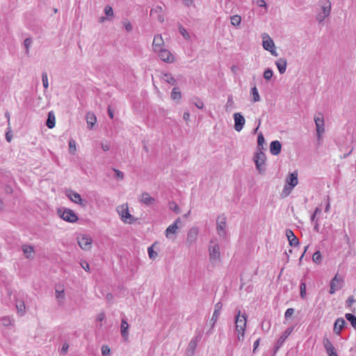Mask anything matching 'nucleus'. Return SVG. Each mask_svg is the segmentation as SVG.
<instances>
[{"label": "nucleus", "mask_w": 356, "mask_h": 356, "mask_svg": "<svg viewBox=\"0 0 356 356\" xmlns=\"http://www.w3.org/2000/svg\"><path fill=\"white\" fill-rule=\"evenodd\" d=\"M181 223V220L179 218L176 219V220L170 225L165 231V235L168 238H171V235H175L179 230L178 225Z\"/></svg>", "instance_id": "nucleus-17"}, {"label": "nucleus", "mask_w": 356, "mask_h": 356, "mask_svg": "<svg viewBox=\"0 0 356 356\" xmlns=\"http://www.w3.org/2000/svg\"><path fill=\"white\" fill-rule=\"evenodd\" d=\"M234 120V129L237 131H241L245 123V120L241 113H235L233 115Z\"/></svg>", "instance_id": "nucleus-16"}, {"label": "nucleus", "mask_w": 356, "mask_h": 356, "mask_svg": "<svg viewBox=\"0 0 356 356\" xmlns=\"http://www.w3.org/2000/svg\"><path fill=\"white\" fill-rule=\"evenodd\" d=\"M254 161L255 163L256 168L259 172H262L264 170V165L266 162L265 154L261 150L257 152L254 157Z\"/></svg>", "instance_id": "nucleus-12"}, {"label": "nucleus", "mask_w": 356, "mask_h": 356, "mask_svg": "<svg viewBox=\"0 0 356 356\" xmlns=\"http://www.w3.org/2000/svg\"><path fill=\"white\" fill-rule=\"evenodd\" d=\"M128 329H129V324L127 321L125 319H122L121 321V325H120V331L122 336L127 339L128 337Z\"/></svg>", "instance_id": "nucleus-34"}, {"label": "nucleus", "mask_w": 356, "mask_h": 356, "mask_svg": "<svg viewBox=\"0 0 356 356\" xmlns=\"http://www.w3.org/2000/svg\"><path fill=\"white\" fill-rule=\"evenodd\" d=\"M194 104L195 106L200 109H202L204 106V104L202 100L198 98L195 99V102H194Z\"/></svg>", "instance_id": "nucleus-52"}, {"label": "nucleus", "mask_w": 356, "mask_h": 356, "mask_svg": "<svg viewBox=\"0 0 356 356\" xmlns=\"http://www.w3.org/2000/svg\"><path fill=\"white\" fill-rule=\"evenodd\" d=\"M170 209L176 212L177 213H179L180 212V209L178 205L174 202L170 203Z\"/></svg>", "instance_id": "nucleus-50"}, {"label": "nucleus", "mask_w": 356, "mask_h": 356, "mask_svg": "<svg viewBox=\"0 0 356 356\" xmlns=\"http://www.w3.org/2000/svg\"><path fill=\"white\" fill-rule=\"evenodd\" d=\"M234 104V100L232 95H229L227 99V102L226 104V109L228 110L229 108H231Z\"/></svg>", "instance_id": "nucleus-54"}, {"label": "nucleus", "mask_w": 356, "mask_h": 356, "mask_svg": "<svg viewBox=\"0 0 356 356\" xmlns=\"http://www.w3.org/2000/svg\"><path fill=\"white\" fill-rule=\"evenodd\" d=\"M222 307V305L220 302H218L215 305L214 312H213V314L211 319V321L212 323V325H211L212 327H214L216 323L217 322V321L219 318Z\"/></svg>", "instance_id": "nucleus-22"}, {"label": "nucleus", "mask_w": 356, "mask_h": 356, "mask_svg": "<svg viewBox=\"0 0 356 356\" xmlns=\"http://www.w3.org/2000/svg\"><path fill=\"white\" fill-rule=\"evenodd\" d=\"M184 3L186 6H191L193 3V0H183Z\"/></svg>", "instance_id": "nucleus-64"}, {"label": "nucleus", "mask_w": 356, "mask_h": 356, "mask_svg": "<svg viewBox=\"0 0 356 356\" xmlns=\"http://www.w3.org/2000/svg\"><path fill=\"white\" fill-rule=\"evenodd\" d=\"M101 147L104 152H107L110 149L111 145H110V143L108 142H106V143L102 142V143H101Z\"/></svg>", "instance_id": "nucleus-56"}, {"label": "nucleus", "mask_w": 356, "mask_h": 356, "mask_svg": "<svg viewBox=\"0 0 356 356\" xmlns=\"http://www.w3.org/2000/svg\"><path fill=\"white\" fill-rule=\"evenodd\" d=\"M16 308L17 309V312L20 315H23L25 311V305L23 301L17 300L16 301Z\"/></svg>", "instance_id": "nucleus-37"}, {"label": "nucleus", "mask_w": 356, "mask_h": 356, "mask_svg": "<svg viewBox=\"0 0 356 356\" xmlns=\"http://www.w3.org/2000/svg\"><path fill=\"white\" fill-rule=\"evenodd\" d=\"M81 267L87 272L90 271V266L87 261H83L81 262Z\"/></svg>", "instance_id": "nucleus-58"}, {"label": "nucleus", "mask_w": 356, "mask_h": 356, "mask_svg": "<svg viewBox=\"0 0 356 356\" xmlns=\"http://www.w3.org/2000/svg\"><path fill=\"white\" fill-rule=\"evenodd\" d=\"M123 26L124 27V29H126L127 31L128 32H130L132 31L133 29V27H132V25L131 24V22L128 20H124L123 22Z\"/></svg>", "instance_id": "nucleus-48"}, {"label": "nucleus", "mask_w": 356, "mask_h": 356, "mask_svg": "<svg viewBox=\"0 0 356 356\" xmlns=\"http://www.w3.org/2000/svg\"><path fill=\"white\" fill-rule=\"evenodd\" d=\"M314 122L316 125V131L318 140H320L323 134L325 132V122L323 115L318 113L314 117Z\"/></svg>", "instance_id": "nucleus-8"}, {"label": "nucleus", "mask_w": 356, "mask_h": 356, "mask_svg": "<svg viewBox=\"0 0 356 356\" xmlns=\"http://www.w3.org/2000/svg\"><path fill=\"white\" fill-rule=\"evenodd\" d=\"M190 113L188 111H186L184 112V115H183V118L184 120L188 123L189 120H190Z\"/></svg>", "instance_id": "nucleus-61"}, {"label": "nucleus", "mask_w": 356, "mask_h": 356, "mask_svg": "<svg viewBox=\"0 0 356 356\" xmlns=\"http://www.w3.org/2000/svg\"><path fill=\"white\" fill-rule=\"evenodd\" d=\"M298 184V172H293L289 175L286 179V184L294 188Z\"/></svg>", "instance_id": "nucleus-23"}, {"label": "nucleus", "mask_w": 356, "mask_h": 356, "mask_svg": "<svg viewBox=\"0 0 356 356\" xmlns=\"http://www.w3.org/2000/svg\"><path fill=\"white\" fill-rule=\"evenodd\" d=\"M159 57L164 62L172 63L175 61V57L171 52L166 48H163L161 51L156 52Z\"/></svg>", "instance_id": "nucleus-14"}, {"label": "nucleus", "mask_w": 356, "mask_h": 356, "mask_svg": "<svg viewBox=\"0 0 356 356\" xmlns=\"http://www.w3.org/2000/svg\"><path fill=\"white\" fill-rule=\"evenodd\" d=\"M116 211L120 216L121 220L124 223L131 224L136 220L134 217L130 214L127 204H123L118 206Z\"/></svg>", "instance_id": "nucleus-3"}, {"label": "nucleus", "mask_w": 356, "mask_h": 356, "mask_svg": "<svg viewBox=\"0 0 356 356\" xmlns=\"http://www.w3.org/2000/svg\"><path fill=\"white\" fill-rule=\"evenodd\" d=\"M330 197L327 196V204H326V206H325V212H329L330 211Z\"/></svg>", "instance_id": "nucleus-63"}, {"label": "nucleus", "mask_w": 356, "mask_h": 356, "mask_svg": "<svg viewBox=\"0 0 356 356\" xmlns=\"http://www.w3.org/2000/svg\"><path fill=\"white\" fill-rule=\"evenodd\" d=\"M179 33L182 35V36L186 39V40H189L190 39V35L188 33V31H186V29L183 27L181 25H179Z\"/></svg>", "instance_id": "nucleus-43"}, {"label": "nucleus", "mask_w": 356, "mask_h": 356, "mask_svg": "<svg viewBox=\"0 0 356 356\" xmlns=\"http://www.w3.org/2000/svg\"><path fill=\"white\" fill-rule=\"evenodd\" d=\"M275 65L278 69L279 72L281 74L285 73L287 66L286 59L284 58H280L275 61Z\"/></svg>", "instance_id": "nucleus-25"}, {"label": "nucleus", "mask_w": 356, "mask_h": 356, "mask_svg": "<svg viewBox=\"0 0 356 356\" xmlns=\"http://www.w3.org/2000/svg\"><path fill=\"white\" fill-rule=\"evenodd\" d=\"M264 142H265L264 137V136L262 135V134H260L258 136V138H257L258 145H259V146H262V145H263V144L264 143Z\"/></svg>", "instance_id": "nucleus-57"}, {"label": "nucleus", "mask_w": 356, "mask_h": 356, "mask_svg": "<svg viewBox=\"0 0 356 356\" xmlns=\"http://www.w3.org/2000/svg\"><path fill=\"white\" fill-rule=\"evenodd\" d=\"M250 98L252 103H256L261 100L259 91L255 86L250 89Z\"/></svg>", "instance_id": "nucleus-29"}, {"label": "nucleus", "mask_w": 356, "mask_h": 356, "mask_svg": "<svg viewBox=\"0 0 356 356\" xmlns=\"http://www.w3.org/2000/svg\"><path fill=\"white\" fill-rule=\"evenodd\" d=\"M171 98L173 100L179 101L181 99V93L179 89L175 87L171 92Z\"/></svg>", "instance_id": "nucleus-36"}, {"label": "nucleus", "mask_w": 356, "mask_h": 356, "mask_svg": "<svg viewBox=\"0 0 356 356\" xmlns=\"http://www.w3.org/2000/svg\"><path fill=\"white\" fill-rule=\"evenodd\" d=\"M323 345H324V347L325 348V350H328L329 348H332L333 346V345L332 344V343L330 341L329 339H325L323 340Z\"/></svg>", "instance_id": "nucleus-55"}, {"label": "nucleus", "mask_w": 356, "mask_h": 356, "mask_svg": "<svg viewBox=\"0 0 356 356\" xmlns=\"http://www.w3.org/2000/svg\"><path fill=\"white\" fill-rule=\"evenodd\" d=\"M65 195L74 203L81 206H85L84 201L78 193L72 190H68L66 191Z\"/></svg>", "instance_id": "nucleus-15"}, {"label": "nucleus", "mask_w": 356, "mask_h": 356, "mask_svg": "<svg viewBox=\"0 0 356 356\" xmlns=\"http://www.w3.org/2000/svg\"><path fill=\"white\" fill-rule=\"evenodd\" d=\"M199 235V228L197 227H192L187 232L186 244L187 247L191 248L197 241Z\"/></svg>", "instance_id": "nucleus-9"}, {"label": "nucleus", "mask_w": 356, "mask_h": 356, "mask_svg": "<svg viewBox=\"0 0 356 356\" xmlns=\"http://www.w3.org/2000/svg\"><path fill=\"white\" fill-rule=\"evenodd\" d=\"M76 241L79 244V246L83 250L88 251L92 248V238L88 234H78L76 236Z\"/></svg>", "instance_id": "nucleus-5"}, {"label": "nucleus", "mask_w": 356, "mask_h": 356, "mask_svg": "<svg viewBox=\"0 0 356 356\" xmlns=\"http://www.w3.org/2000/svg\"><path fill=\"white\" fill-rule=\"evenodd\" d=\"M56 298L58 302V305L60 306H63L65 302V296L64 289L61 288H58L56 289Z\"/></svg>", "instance_id": "nucleus-26"}, {"label": "nucleus", "mask_w": 356, "mask_h": 356, "mask_svg": "<svg viewBox=\"0 0 356 356\" xmlns=\"http://www.w3.org/2000/svg\"><path fill=\"white\" fill-rule=\"evenodd\" d=\"M201 339L202 334L198 333L191 339L186 351L188 356L194 355L197 343L200 341Z\"/></svg>", "instance_id": "nucleus-11"}, {"label": "nucleus", "mask_w": 356, "mask_h": 356, "mask_svg": "<svg viewBox=\"0 0 356 356\" xmlns=\"http://www.w3.org/2000/svg\"><path fill=\"white\" fill-rule=\"evenodd\" d=\"M273 75V72L270 68L265 70L264 72V74H263L264 78L266 81H270Z\"/></svg>", "instance_id": "nucleus-42"}, {"label": "nucleus", "mask_w": 356, "mask_h": 356, "mask_svg": "<svg viewBox=\"0 0 356 356\" xmlns=\"http://www.w3.org/2000/svg\"><path fill=\"white\" fill-rule=\"evenodd\" d=\"M230 21H231V24L233 26H239V24H241V17L238 15H233L231 17Z\"/></svg>", "instance_id": "nucleus-40"}, {"label": "nucleus", "mask_w": 356, "mask_h": 356, "mask_svg": "<svg viewBox=\"0 0 356 356\" xmlns=\"http://www.w3.org/2000/svg\"><path fill=\"white\" fill-rule=\"evenodd\" d=\"M153 247H154V245L149 247L147 249L148 255L151 259H154L158 255L157 252L153 250Z\"/></svg>", "instance_id": "nucleus-44"}, {"label": "nucleus", "mask_w": 356, "mask_h": 356, "mask_svg": "<svg viewBox=\"0 0 356 356\" xmlns=\"http://www.w3.org/2000/svg\"><path fill=\"white\" fill-rule=\"evenodd\" d=\"M293 188V187H291L287 184H285L284 186V188L282 190V195H284L285 197L288 196L292 191Z\"/></svg>", "instance_id": "nucleus-45"}, {"label": "nucleus", "mask_w": 356, "mask_h": 356, "mask_svg": "<svg viewBox=\"0 0 356 356\" xmlns=\"http://www.w3.org/2000/svg\"><path fill=\"white\" fill-rule=\"evenodd\" d=\"M69 348V345L67 343H64L63 344L62 348H61V353L63 354H66L67 353Z\"/></svg>", "instance_id": "nucleus-60"}, {"label": "nucleus", "mask_w": 356, "mask_h": 356, "mask_svg": "<svg viewBox=\"0 0 356 356\" xmlns=\"http://www.w3.org/2000/svg\"><path fill=\"white\" fill-rule=\"evenodd\" d=\"M161 79L163 81H165L172 86H175L177 84L176 79L173 77V76L170 73L166 72V73L162 74Z\"/></svg>", "instance_id": "nucleus-31"}, {"label": "nucleus", "mask_w": 356, "mask_h": 356, "mask_svg": "<svg viewBox=\"0 0 356 356\" xmlns=\"http://www.w3.org/2000/svg\"><path fill=\"white\" fill-rule=\"evenodd\" d=\"M294 329L293 326H291L290 327H288L284 332L280 336V339H278L277 343L282 345L285 340L289 337V336L291 334Z\"/></svg>", "instance_id": "nucleus-33"}, {"label": "nucleus", "mask_w": 356, "mask_h": 356, "mask_svg": "<svg viewBox=\"0 0 356 356\" xmlns=\"http://www.w3.org/2000/svg\"><path fill=\"white\" fill-rule=\"evenodd\" d=\"M104 13L107 16H113V10L111 6H106L104 8Z\"/></svg>", "instance_id": "nucleus-51"}, {"label": "nucleus", "mask_w": 356, "mask_h": 356, "mask_svg": "<svg viewBox=\"0 0 356 356\" xmlns=\"http://www.w3.org/2000/svg\"><path fill=\"white\" fill-rule=\"evenodd\" d=\"M101 350H102V354L103 356H108L110 355L111 349L106 345L102 346V348H101Z\"/></svg>", "instance_id": "nucleus-46"}, {"label": "nucleus", "mask_w": 356, "mask_h": 356, "mask_svg": "<svg viewBox=\"0 0 356 356\" xmlns=\"http://www.w3.org/2000/svg\"><path fill=\"white\" fill-rule=\"evenodd\" d=\"M345 321L342 318H339L335 321L334 325V332L337 334H339L341 333V330L345 325Z\"/></svg>", "instance_id": "nucleus-28"}, {"label": "nucleus", "mask_w": 356, "mask_h": 356, "mask_svg": "<svg viewBox=\"0 0 356 356\" xmlns=\"http://www.w3.org/2000/svg\"><path fill=\"white\" fill-rule=\"evenodd\" d=\"M227 218L225 215H220L216 219V231L219 236L225 237L227 232Z\"/></svg>", "instance_id": "nucleus-10"}, {"label": "nucleus", "mask_w": 356, "mask_h": 356, "mask_svg": "<svg viewBox=\"0 0 356 356\" xmlns=\"http://www.w3.org/2000/svg\"><path fill=\"white\" fill-rule=\"evenodd\" d=\"M211 245L209 247V259L212 263L220 261V245L216 241H211Z\"/></svg>", "instance_id": "nucleus-4"}, {"label": "nucleus", "mask_w": 356, "mask_h": 356, "mask_svg": "<svg viewBox=\"0 0 356 356\" xmlns=\"http://www.w3.org/2000/svg\"><path fill=\"white\" fill-rule=\"evenodd\" d=\"M294 313V309L293 308H289L286 309L284 314L285 318H290Z\"/></svg>", "instance_id": "nucleus-53"}, {"label": "nucleus", "mask_w": 356, "mask_h": 356, "mask_svg": "<svg viewBox=\"0 0 356 356\" xmlns=\"http://www.w3.org/2000/svg\"><path fill=\"white\" fill-rule=\"evenodd\" d=\"M318 7L316 19L318 23H322L330 15L332 3L330 0H319Z\"/></svg>", "instance_id": "nucleus-2"}, {"label": "nucleus", "mask_w": 356, "mask_h": 356, "mask_svg": "<svg viewBox=\"0 0 356 356\" xmlns=\"http://www.w3.org/2000/svg\"><path fill=\"white\" fill-rule=\"evenodd\" d=\"M69 152L72 154H74L76 152V143L73 139L69 140Z\"/></svg>", "instance_id": "nucleus-39"}, {"label": "nucleus", "mask_w": 356, "mask_h": 356, "mask_svg": "<svg viewBox=\"0 0 356 356\" xmlns=\"http://www.w3.org/2000/svg\"><path fill=\"white\" fill-rule=\"evenodd\" d=\"M139 201L146 205V206H152L156 203V200L152 197L149 193L147 192L143 193L139 197Z\"/></svg>", "instance_id": "nucleus-19"}, {"label": "nucleus", "mask_w": 356, "mask_h": 356, "mask_svg": "<svg viewBox=\"0 0 356 356\" xmlns=\"http://www.w3.org/2000/svg\"><path fill=\"white\" fill-rule=\"evenodd\" d=\"M86 121L89 129H91L97 122L96 116L93 113L89 112L86 114Z\"/></svg>", "instance_id": "nucleus-35"}, {"label": "nucleus", "mask_w": 356, "mask_h": 356, "mask_svg": "<svg viewBox=\"0 0 356 356\" xmlns=\"http://www.w3.org/2000/svg\"><path fill=\"white\" fill-rule=\"evenodd\" d=\"M346 318L350 323L352 326L356 330V316L352 314H346Z\"/></svg>", "instance_id": "nucleus-38"}, {"label": "nucleus", "mask_w": 356, "mask_h": 356, "mask_svg": "<svg viewBox=\"0 0 356 356\" xmlns=\"http://www.w3.org/2000/svg\"><path fill=\"white\" fill-rule=\"evenodd\" d=\"M257 5L259 7H264L266 9L267 8L265 0H257Z\"/></svg>", "instance_id": "nucleus-59"}, {"label": "nucleus", "mask_w": 356, "mask_h": 356, "mask_svg": "<svg viewBox=\"0 0 356 356\" xmlns=\"http://www.w3.org/2000/svg\"><path fill=\"white\" fill-rule=\"evenodd\" d=\"M56 124V117L53 111H50L48 113V118L46 120V126H47L49 129H52L55 127Z\"/></svg>", "instance_id": "nucleus-32"}, {"label": "nucleus", "mask_w": 356, "mask_h": 356, "mask_svg": "<svg viewBox=\"0 0 356 356\" xmlns=\"http://www.w3.org/2000/svg\"><path fill=\"white\" fill-rule=\"evenodd\" d=\"M105 318V314L103 312L98 314L96 319L97 321H102Z\"/></svg>", "instance_id": "nucleus-62"}, {"label": "nucleus", "mask_w": 356, "mask_h": 356, "mask_svg": "<svg viewBox=\"0 0 356 356\" xmlns=\"http://www.w3.org/2000/svg\"><path fill=\"white\" fill-rule=\"evenodd\" d=\"M262 38L264 49L269 51L273 56H277V53L275 50V44L273 39L267 33H264Z\"/></svg>", "instance_id": "nucleus-7"}, {"label": "nucleus", "mask_w": 356, "mask_h": 356, "mask_svg": "<svg viewBox=\"0 0 356 356\" xmlns=\"http://www.w3.org/2000/svg\"><path fill=\"white\" fill-rule=\"evenodd\" d=\"M285 234L291 246L295 247L299 244L298 238L295 236L293 232L291 229H286Z\"/></svg>", "instance_id": "nucleus-21"}, {"label": "nucleus", "mask_w": 356, "mask_h": 356, "mask_svg": "<svg viewBox=\"0 0 356 356\" xmlns=\"http://www.w3.org/2000/svg\"><path fill=\"white\" fill-rule=\"evenodd\" d=\"M31 44H32V40L31 38H28L25 39V40L24 42V46L26 49V54H29V49L31 46Z\"/></svg>", "instance_id": "nucleus-47"}, {"label": "nucleus", "mask_w": 356, "mask_h": 356, "mask_svg": "<svg viewBox=\"0 0 356 356\" xmlns=\"http://www.w3.org/2000/svg\"><path fill=\"white\" fill-rule=\"evenodd\" d=\"M14 325V319L10 316L0 318V327H9Z\"/></svg>", "instance_id": "nucleus-27"}, {"label": "nucleus", "mask_w": 356, "mask_h": 356, "mask_svg": "<svg viewBox=\"0 0 356 356\" xmlns=\"http://www.w3.org/2000/svg\"><path fill=\"white\" fill-rule=\"evenodd\" d=\"M164 41L163 39L160 34H157L154 36L153 42H152V48L154 52L158 51H161V49L164 48Z\"/></svg>", "instance_id": "nucleus-20"}, {"label": "nucleus", "mask_w": 356, "mask_h": 356, "mask_svg": "<svg viewBox=\"0 0 356 356\" xmlns=\"http://www.w3.org/2000/svg\"><path fill=\"white\" fill-rule=\"evenodd\" d=\"M300 296L302 298H305L306 296V284L304 282L300 284Z\"/></svg>", "instance_id": "nucleus-49"}, {"label": "nucleus", "mask_w": 356, "mask_h": 356, "mask_svg": "<svg viewBox=\"0 0 356 356\" xmlns=\"http://www.w3.org/2000/svg\"><path fill=\"white\" fill-rule=\"evenodd\" d=\"M22 249L23 253H24V256L26 257V258H27V259L33 258V253H34L33 246L24 245H22Z\"/></svg>", "instance_id": "nucleus-30"}, {"label": "nucleus", "mask_w": 356, "mask_h": 356, "mask_svg": "<svg viewBox=\"0 0 356 356\" xmlns=\"http://www.w3.org/2000/svg\"><path fill=\"white\" fill-rule=\"evenodd\" d=\"M58 214L63 220L71 223L76 222L79 219L76 214L70 209H59Z\"/></svg>", "instance_id": "nucleus-6"}, {"label": "nucleus", "mask_w": 356, "mask_h": 356, "mask_svg": "<svg viewBox=\"0 0 356 356\" xmlns=\"http://www.w3.org/2000/svg\"><path fill=\"white\" fill-rule=\"evenodd\" d=\"M312 260L314 263L316 264H321V261H322V256H321V253L320 252V251H316V252L314 253L313 256H312Z\"/></svg>", "instance_id": "nucleus-41"}, {"label": "nucleus", "mask_w": 356, "mask_h": 356, "mask_svg": "<svg viewBox=\"0 0 356 356\" xmlns=\"http://www.w3.org/2000/svg\"><path fill=\"white\" fill-rule=\"evenodd\" d=\"M343 280L336 274L330 282V293L334 294L336 291L341 289L343 286Z\"/></svg>", "instance_id": "nucleus-13"}, {"label": "nucleus", "mask_w": 356, "mask_h": 356, "mask_svg": "<svg viewBox=\"0 0 356 356\" xmlns=\"http://www.w3.org/2000/svg\"><path fill=\"white\" fill-rule=\"evenodd\" d=\"M247 315L245 314H241V311H238L235 316V332L236 334L237 340L243 341L245 338V332L247 325Z\"/></svg>", "instance_id": "nucleus-1"}, {"label": "nucleus", "mask_w": 356, "mask_h": 356, "mask_svg": "<svg viewBox=\"0 0 356 356\" xmlns=\"http://www.w3.org/2000/svg\"><path fill=\"white\" fill-rule=\"evenodd\" d=\"M282 149V145L278 140H273L270 144V152L273 155H278Z\"/></svg>", "instance_id": "nucleus-24"}, {"label": "nucleus", "mask_w": 356, "mask_h": 356, "mask_svg": "<svg viewBox=\"0 0 356 356\" xmlns=\"http://www.w3.org/2000/svg\"><path fill=\"white\" fill-rule=\"evenodd\" d=\"M150 15L154 16L161 23H163L165 21L163 8L161 6H156L155 8L151 9Z\"/></svg>", "instance_id": "nucleus-18"}]
</instances>
